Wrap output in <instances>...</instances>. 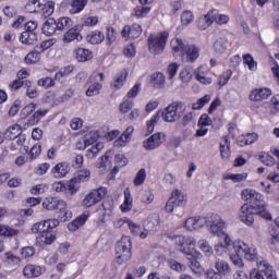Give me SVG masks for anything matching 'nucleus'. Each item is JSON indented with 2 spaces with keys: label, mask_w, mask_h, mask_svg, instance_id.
I'll return each instance as SVG.
<instances>
[{
  "label": "nucleus",
  "mask_w": 279,
  "mask_h": 279,
  "mask_svg": "<svg viewBox=\"0 0 279 279\" xmlns=\"http://www.w3.org/2000/svg\"><path fill=\"white\" fill-rule=\"evenodd\" d=\"M198 247L205 253V256L210 257L214 254L213 246L205 239L198 241Z\"/></svg>",
  "instance_id": "a19ab883"
},
{
  "label": "nucleus",
  "mask_w": 279,
  "mask_h": 279,
  "mask_svg": "<svg viewBox=\"0 0 279 279\" xmlns=\"http://www.w3.org/2000/svg\"><path fill=\"white\" fill-rule=\"evenodd\" d=\"M214 267L216 271L222 276H230L232 269L230 268V264L223 259H218L215 262Z\"/></svg>",
  "instance_id": "6ab92c4d"
},
{
  "label": "nucleus",
  "mask_w": 279,
  "mask_h": 279,
  "mask_svg": "<svg viewBox=\"0 0 279 279\" xmlns=\"http://www.w3.org/2000/svg\"><path fill=\"white\" fill-rule=\"evenodd\" d=\"M101 88H104V85H101V83H94L87 88L86 96L95 97V95H99V90H101Z\"/></svg>",
  "instance_id": "de8ad7c7"
},
{
  "label": "nucleus",
  "mask_w": 279,
  "mask_h": 279,
  "mask_svg": "<svg viewBox=\"0 0 279 279\" xmlns=\"http://www.w3.org/2000/svg\"><path fill=\"white\" fill-rule=\"evenodd\" d=\"M172 240L174 241V243L177 245H179L180 252H182L185 255L191 253L186 250V246H185L186 245V236H184V235H174Z\"/></svg>",
  "instance_id": "ea45409f"
},
{
  "label": "nucleus",
  "mask_w": 279,
  "mask_h": 279,
  "mask_svg": "<svg viewBox=\"0 0 279 279\" xmlns=\"http://www.w3.org/2000/svg\"><path fill=\"white\" fill-rule=\"evenodd\" d=\"M56 25L59 32H64V29H69V27H73V20H71V17H59L56 21Z\"/></svg>",
  "instance_id": "72a5a7b5"
},
{
  "label": "nucleus",
  "mask_w": 279,
  "mask_h": 279,
  "mask_svg": "<svg viewBox=\"0 0 279 279\" xmlns=\"http://www.w3.org/2000/svg\"><path fill=\"white\" fill-rule=\"evenodd\" d=\"M254 215H256V205L245 203L241 206L239 217L242 223H245V226H253Z\"/></svg>",
  "instance_id": "0eeeda50"
},
{
  "label": "nucleus",
  "mask_w": 279,
  "mask_h": 279,
  "mask_svg": "<svg viewBox=\"0 0 279 279\" xmlns=\"http://www.w3.org/2000/svg\"><path fill=\"white\" fill-rule=\"evenodd\" d=\"M36 241L38 245H51L56 241V233L51 230L44 231V233L38 234Z\"/></svg>",
  "instance_id": "2eb2a0df"
},
{
  "label": "nucleus",
  "mask_w": 279,
  "mask_h": 279,
  "mask_svg": "<svg viewBox=\"0 0 279 279\" xmlns=\"http://www.w3.org/2000/svg\"><path fill=\"white\" fill-rule=\"evenodd\" d=\"M170 47L174 53H181L183 56L186 49V44L180 38H174L170 41Z\"/></svg>",
  "instance_id": "c756f323"
},
{
  "label": "nucleus",
  "mask_w": 279,
  "mask_h": 279,
  "mask_svg": "<svg viewBox=\"0 0 279 279\" xmlns=\"http://www.w3.org/2000/svg\"><path fill=\"white\" fill-rule=\"evenodd\" d=\"M22 133V128L19 124H13L9 126L4 133V136L10 141H14V138H19Z\"/></svg>",
  "instance_id": "cd10ccee"
},
{
  "label": "nucleus",
  "mask_w": 279,
  "mask_h": 279,
  "mask_svg": "<svg viewBox=\"0 0 279 279\" xmlns=\"http://www.w3.org/2000/svg\"><path fill=\"white\" fill-rule=\"evenodd\" d=\"M214 49L216 53H225L228 49V39L220 37L214 44Z\"/></svg>",
  "instance_id": "4c0bfd02"
},
{
  "label": "nucleus",
  "mask_w": 279,
  "mask_h": 279,
  "mask_svg": "<svg viewBox=\"0 0 279 279\" xmlns=\"http://www.w3.org/2000/svg\"><path fill=\"white\" fill-rule=\"evenodd\" d=\"M38 86H41V88H51V86H54L56 83H53V78L51 77H44L38 81Z\"/></svg>",
  "instance_id": "338daca9"
},
{
  "label": "nucleus",
  "mask_w": 279,
  "mask_h": 279,
  "mask_svg": "<svg viewBox=\"0 0 279 279\" xmlns=\"http://www.w3.org/2000/svg\"><path fill=\"white\" fill-rule=\"evenodd\" d=\"M56 29H58L56 19L52 17L48 19L41 27V32L45 36H53Z\"/></svg>",
  "instance_id": "4be33fe9"
},
{
  "label": "nucleus",
  "mask_w": 279,
  "mask_h": 279,
  "mask_svg": "<svg viewBox=\"0 0 279 279\" xmlns=\"http://www.w3.org/2000/svg\"><path fill=\"white\" fill-rule=\"evenodd\" d=\"M162 145V133H155L143 142V147L146 151H154Z\"/></svg>",
  "instance_id": "9d476101"
},
{
  "label": "nucleus",
  "mask_w": 279,
  "mask_h": 279,
  "mask_svg": "<svg viewBox=\"0 0 279 279\" xmlns=\"http://www.w3.org/2000/svg\"><path fill=\"white\" fill-rule=\"evenodd\" d=\"M235 247V253L245 258L246 260L255 262L258 268V262L265 260L258 258V251L254 246L247 245L245 242L240 243Z\"/></svg>",
  "instance_id": "7ed1b4c3"
},
{
  "label": "nucleus",
  "mask_w": 279,
  "mask_h": 279,
  "mask_svg": "<svg viewBox=\"0 0 279 279\" xmlns=\"http://www.w3.org/2000/svg\"><path fill=\"white\" fill-rule=\"evenodd\" d=\"M20 40L23 45H36V43H38V33L24 31L20 36Z\"/></svg>",
  "instance_id": "5701e85b"
},
{
  "label": "nucleus",
  "mask_w": 279,
  "mask_h": 279,
  "mask_svg": "<svg viewBox=\"0 0 279 279\" xmlns=\"http://www.w3.org/2000/svg\"><path fill=\"white\" fill-rule=\"evenodd\" d=\"M73 95H75V90L70 88V89L65 90V93L62 96L54 97L53 104H56L57 106L59 104H64V101L71 100Z\"/></svg>",
  "instance_id": "58836bf2"
},
{
  "label": "nucleus",
  "mask_w": 279,
  "mask_h": 279,
  "mask_svg": "<svg viewBox=\"0 0 279 279\" xmlns=\"http://www.w3.org/2000/svg\"><path fill=\"white\" fill-rule=\"evenodd\" d=\"M88 219V217H86V215H83L78 218H76L74 221H72L68 228L71 232H75V230H78L80 228H82V226H84V223H86V220Z\"/></svg>",
  "instance_id": "c9c22d12"
},
{
  "label": "nucleus",
  "mask_w": 279,
  "mask_h": 279,
  "mask_svg": "<svg viewBox=\"0 0 279 279\" xmlns=\"http://www.w3.org/2000/svg\"><path fill=\"white\" fill-rule=\"evenodd\" d=\"M242 199H244V202H250L251 206H258L260 204H265V197L263 196V194L250 189L242 191Z\"/></svg>",
  "instance_id": "6e6552de"
},
{
  "label": "nucleus",
  "mask_w": 279,
  "mask_h": 279,
  "mask_svg": "<svg viewBox=\"0 0 279 279\" xmlns=\"http://www.w3.org/2000/svg\"><path fill=\"white\" fill-rule=\"evenodd\" d=\"M180 69V64L178 63H171L167 68V74H168V80H172L178 74V70Z\"/></svg>",
  "instance_id": "0e129e2a"
},
{
  "label": "nucleus",
  "mask_w": 279,
  "mask_h": 279,
  "mask_svg": "<svg viewBox=\"0 0 279 279\" xmlns=\"http://www.w3.org/2000/svg\"><path fill=\"white\" fill-rule=\"evenodd\" d=\"M70 171H71V167H69V163L59 162L52 168L51 173L53 178H57L58 180H60L62 178H66Z\"/></svg>",
  "instance_id": "ddd939ff"
},
{
  "label": "nucleus",
  "mask_w": 279,
  "mask_h": 279,
  "mask_svg": "<svg viewBox=\"0 0 279 279\" xmlns=\"http://www.w3.org/2000/svg\"><path fill=\"white\" fill-rule=\"evenodd\" d=\"M179 77L183 84H189L193 80V68H183L179 73Z\"/></svg>",
  "instance_id": "473e14b6"
},
{
  "label": "nucleus",
  "mask_w": 279,
  "mask_h": 279,
  "mask_svg": "<svg viewBox=\"0 0 279 279\" xmlns=\"http://www.w3.org/2000/svg\"><path fill=\"white\" fill-rule=\"evenodd\" d=\"M186 202H187L186 194H184V192H181L180 190H174L171 193L170 198L166 203V211L173 213V209L175 208V206L184 207L186 206Z\"/></svg>",
  "instance_id": "423d86ee"
},
{
  "label": "nucleus",
  "mask_w": 279,
  "mask_h": 279,
  "mask_svg": "<svg viewBox=\"0 0 279 279\" xmlns=\"http://www.w3.org/2000/svg\"><path fill=\"white\" fill-rule=\"evenodd\" d=\"M186 258L190 262L189 267L193 271V274H202L204 271V268L202 267V264L197 262L195 256H193V253H186Z\"/></svg>",
  "instance_id": "b1692460"
},
{
  "label": "nucleus",
  "mask_w": 279,
  "mask_h": 279,
  "mask_svg": "<svg viewBox=\"0 0 279 279\" xmlns=\"http://www.w3.org/2000/svg\"><path fill=\"white\" fill-rule=\"evenodd\" d=\"M99 138V131H90L87 135L84 136V148L90 147L93 143L97 142Z\"/></svg>",
  "instance_id": "e433bc0d"
},
{
  "label": "nucleus",
  "mask_w": 279,
  "mask_h": 279,
  "mask_svg": "<svg viewBox=\"0 0 279 279\" xmlns=\"http://www.w3.org/2000/svg\"><path fill=\"white\" fill-rule=\"evenodd\" d=\"M206 226V218L204 217H191L185 220L184 228L190 232L193 230H199Z\"/></svg>",
  "instance_id": "9b49d317"
},
{
  "label": "nucleus",
  "mask_w": 279,
  "mask_h": 279,
  "mask_svg": "<svg viewBox=\"0 0 279 279\" xmlns=\"http://www.w3.org/2000/svg\"><path fill=\"white\" fill-rule=\"evenodd\" d=\"M255 215H259L263 219L271 221V214L267 211V205L265 203L255 205Z\"/></svg>",
  "instance_id": "f704fd0d"
},
{
  "label": "nucleus",
  "mask_w": 279,
  "mask_h": 279,
  "mask_svg": "<svg viewBox=\"0 0 279 279\" xmlns=\"http://www.w3.org/2000/svg\"><path fill=\"white\" fill-rule=\"evenodd\" d=\"M125 80H128V71L124 70V74L122 73L120 76H118L112 83L111 86L116 88V90H119V88L123 87V84L125 83Z\"/></svg>",
  "instance_id": "49530a36"
},
{
  "label": "nucleus",
  "mask_w": 279,
  "mask_h": 279,
  "mask_svg": "<svg viewBox=\"0 0 279 279\" xmlns=\"http://www.w3.org/2000/svg\"><path fill=\"white\" fill-rule=\"evenodd\" d=\"M209 232L216 236H221L226 232V222L219 215H213L209 219L206 218V223Z\"/></svg>",
  "instance_id": "20e7f679"
},
{
  "label": "nucleus",
  "mask_w": 279,
  "mask_h": 279,
  "mask_svg": "<svg viewBox=\"0 0 279 279\" xmlns=\"http://www.w3.org/2000/svg\"><path fill=\"white\" fill-rule=\"evenodd\" d=\"M47 221H43V222H37L32 227V232L34 234H43L45 232H47Z\"/></svg>",
  "instance_id": "864d4df0"
},
{
  "label": "nucleus",
  "mask_w": 279,
  "mask_h": 279,
  "mask_svg": "<svg viewBox=\"0 0 279 279\" xmlns=\"http://www.w3.org/2000/svg\"><path fill=\"white\" fill-rule=\"evenodd\" d=\"M101 149H104V144L97 143L86 150V156L88 158H97V155L99 154V151H101Z\"/></svg>",
  "instance_id": "79ce46f5"
},
{
  "label": "nucleus",
  "mask_w": 279,
  "mask_h": 279,
  "mask_svg": "<svg viewBox=\"0 0 279 279\" xmlns=\"http://www.w3.org/2000/svg\"><path fill=\"white\" fill-rule=\"evenodd\" d=\"M56 10V4L53 2H48L46 4H41V14H44V16H51V14H53Z\"/></svg>",
  "instance_id": "603ef678"
},
{
  "label": "nucleus",
  "mask_w": 279,
  "mask_h": 279,
  "mask_svg": "<svg viewBox=\"0 0 279 279\" xmlns=\"http://www.w3.org/2000/svg\"><path fill=\"white\" fill-rule=\"evenodd\" d=\"M75 58L78 62H88V60H93V51L86 48H77L75 50Z\"/></svg>",
  "instance_id": "bb28decb"
},
{
  "label": "nucleus",
  "mask_w": 279,
  "mask_h": 279,
  "mask_svg": "<svg viewBox=\"0 0 279 279\" xmlns=\"http://www.w3.org/2000/svg\"><path fill=\"white\" fill-rule=\"evenodd\" d=\"M151 12V8L149 7H137L134 9L133 16H136L137 19H143L147 14Z\"/></svg>",
  "instance_id": "3c124183"
},
{
  "label": "nucleus",
  "mask_w": 279,
  "mask_h": 279,
  "mask_svg": "<svg viewBox=\"0 0 279 279\" xmlns=\"http://www.w3.org/2000/svg\"><path fill=\"white\" fill-rule=\"evenodd\" d=\"M130 28H131V38H138V36L143 34V27L141 26V24H133L132 26H130Z\"/></svg>",
  "instance_id": "774afa93"
},
{
  "label": "nucleus",
  "mask_w": 279,
  "mask_h": 279,
  "mask_svg": "<svg viewBox=\"0 0 279 279\" xmlns=\"http://www.w3.org/2000/svg\"><path fill=\"white\" fill-rule=\"evenodd\" d=\"M107 193L108 191L106 190V187H99L98 190H93L90 193H88L84 197L82 202V206L84 208H90L95 206V204H99V202H101L106 197Z\"/></svg>",
  "instance_id": "39448f33"
},
{
  "label": "nucleus",
  "mask_w": 279,
  "mask_h": 279,
  "mask_svg": "<svg viewBox=\"0 0 279 279\" xmlns=\"http://www.w3.org/2000/svg\"><path fill=\"white\" fill-rule=\"evenodd\" d=\"M220 156L222 160H230V140L228 136H225L220 142Z\"/></svg>",
  "instance_id": "393cba45"
},
{
  "label": "nucleus",
  "mask_w": 279,
  "mask_h": 279,
  "mask_svg": "<svg viewBox=\"0 0 279 279\" xmlns=\"http://www.w3.org/2000/svg\"><path fill=\"white\" fill-rule=\"evenodd\" d=\"M132 258V251H116V263L123 265Z\"/></svg>",
  "instance_id": "7c9ffc66"
},
{
  "label": "nucleus",
  "mask_w": 279,
  "mask_h": 279,
  "mask_svg": "<svg viewBox=\"0 0 279 279\" xmlns=\"http://www.w3.org/2000/svg\"><path fill=\"white\" fill-rule=\"evenodd\" d=\"M86 40L90 45H101V41L106 40V35L101 31H93L87 34Z\"/></svg>",
  "instance_id": "aec40b11"
},
{
  "label": "nucleus",
  "mask_w": 279,
  "mask_h": 279,
  "mask_svg": "<svg viewBox=\"0 0 279 279\" xmlns=\"http://www.w3.org/2000/svg\"><path fill=\"white\" fill-rule=\"evenodd\" d=\"M73 40H82V34H80L77 26L70 28L63 35V43H73Z\"/></svg>",
  "instance_id": "a878e982"
},
{
  "label": "nucleus",
  "mask_w": 279,
  "mask_h": 279,
  "mask_svg": "<svg viewBox=\"0 0 279 279\" xmlns=\"http://www.w3.org/2000/svg\"><path fill=\"white\" fill-rule=\"evenodd\" d=\"M26 64H36V62H40V52L32 51L25 57Z\"/></svg>",
  "instance_id": "13d9d810"
},
{
  "label": "nucleus",
  "mask_w": 279,
  "mask_h": 279,
  "mask_svg": "<svg viewBox=\"0 0 279 279\" xmlns=\"http://www.w3.org/2000/svg\"><path fill=\"white\" fill-rule=\"evenodd\" d=\"M146 178L147 171L145 170V168L140 169L133 181L134 186H141L145 182Z\"/></svg>",
  "instance_id": "c03bdc74"
},
{
  "label": "nucleus",
  "mask_w": 279,
  "mask_h": 279,
  "mask_svg": "<svg viewBox=\"0 0 279 279\" xmlns=\"http://www.w3.org/2000/svg\"><path fill=\"white\" fill-rule=\"evenodd\" d=\"M271 96V89L269 88H257L253 89L250 94L251 101H263L267 97Z\"/></svg>",
  "instance_id": "4468645a"
},
{
  "label": "nucleus",
  "mask_w": 279,
  "mask_h": 279,
  "mask_svg": "<svg viewBox=\"0 0 279 279\" xmlns=\"http://www.w3.org/2000/svg\"><path fill=\"white\" fill-rule=\"evenodd\" d=\"M259 160L263 165H266V167H274V165H276V159L267 153L259 155Z\"/></svg>",
  "instance_id": "4d7b16f0"
},
{
  "label": "nucleus",
  "mask_w": 279,
  "mask_h": 279,
  "mask_svg": "<svg viewBox=\"0 0 279 279\" xmlns=\"http://www.w3.org/2000/svg\"><path fill=\"white\" fill-rule=\"evenodd\" d=\"M74 180H76V182H78V184L81 182H88V180H90V170L83 169V170L78 171V174H77V177H74Z\"/></svg>",
  "instance_id": "5fc2aeb1"
},
{
  "label": "nucleus",
  "mask_w": 279,
  "mask_h": 279,
  "mask_svg": "<svg viewBox=\"0 0 279 279\" xmlns=\"http://www.w3.org/2000/svg\"><path fill=\"white\" fill-rule=\"evenodd\" d=\"M213 25V17L210 14H206L199 17L198 20V27L201 29H208Z\"/></svg>",
  "instance_id": "37998d69"
},
{
  "label": "nucleus",
  "mask_w": 279,
  "mask_h": 279,
  "mask_svg": "<svg viewBox=\"0 0 279 279\" xmlns=\"http://www.w3.org/2000/svg\"><path fill=\"white\" fill-rule=\"evenodd\" d=\"M116 252H132V239L128 235L122 236L116 244Z\"/></svg>",
  "instance_id": "412c9836"
},
{
  "label": "nucleus",
  "mask_w": 279,
  "mask_h": 279,
  "mask_svg": "<svg viewBox=\"0 0 279 279\" xmlns=\"http://www.w3.org/2000/svg\"><path fill=\"white\" fill-rule=\"evenodd\" d=\"M134 199L132 198V194L130 193V189L124 190V203L120 206L122 213H130L132 210V203Z\"/></svg>",
  "instance_id": "c85d7f7f"
},
{
  "label": "nucleus",
  "mask_w": 279,
  "mask_h": 279,
  "mask_svg": "<svg viewBox=\"0 0 279 279\" xmlns=\"http://www.w3.org/2000/svg\"><path fill=\"white\" fill-rule=\"evenodd\" d=\"M181 23L182 25H191V23H193V12L191 11H184L181 14Z\"/></svg>",
  "instance_id": "69168bd1"
},
{
  "label": "nucleus",
  "mask_w": 279,
  "mask_h": 279,
  "mask_svg": "<svg viewBox=\"0 0 279 279\" xmlns=\"http://www.w3.org/2000/svg\"><path fill=\"white\" fill-rule=\"evenodd\" d=\"M43 206L46 210H59V213L66 210V202L56 197L45 198Z\"/></svg>",
  "instance_id": "1a4fd4ad"
},
{
  "label": "nucleus",
  "mask_w": 279,
  "mask_h": 279,
  "mask_svg": "<svg viewBox=\"0 0 279 279\" xmlns=\"http://www.w3.org/2000/svg\"><path fill=\"white\" fill-rule=\"evenodd\" d=\"M168 38V32H162L158 35H150L148 38V49L150 53H154L155 56L162 53V51H165Z\"/></svg>",
  "instance_id": "f03ea898"
},
{
  "label": "nucleus",
  "mask_w": 279,
  "mask_h": 279,
  "mask_svg": "<svg viewBox=\"0 0 279 279\" xmlns=\"http://www.w3.org/2000/svg\"><path fill=\"white\" fill-rule=\"evenodd\" d=\"M26 8H27V10H29L28 12H31V14H33L36 12H40V10L43 9V4L40 3V0H31L26 4Z\"/></svg>",
  "instance_id": "09e8293b"
},
{
  "label": "nucleus",
  "mask_w": 279,
  "mask_h": 279,
  "mask_svg": "<svg viewBox=\"0 0 279 279\" xmlns=\"http://www.w3.org/2000/svg\"><path fill=\"white\" fill-rule=\"evenodd\" d=\"M183 56H185L187 62H195L199 58V48L195 45H186Z\"/></svg>",
  "instance_id": "f3484780"
},
{
  "label": "nucleus",
  "mask_w": 279,
  "mask_h": 279,
  "mask_svg": "<svg viewBox=\"0 0 279 279\" xmlns=\"http://www.w3.org/2000/svg\"><path fill=\"white\" fill-rule=\"evenodd\" d=\"M210 101V95H205L192 105L193 110H202Z\"/></svg>",
  "instance_id": "bf43d9fd"
},
{
  "label": "nucleus",
  "mask_w": 279,
  "mask_h": 279,
  "mask_svg": "<svg viewBox=\"0 0 279 279\" xmlns=\"http://www.w3.org/2000/svg\"><path fill=\"white\" fill-rule=\"evenodd\" d=\"M258 263V269L260 271H264V276H266L267 279H278V276L276 275V271H274V267L267 263V260H259Z\"/></svg>",
  "instance_id": "a211bd4d"
},
{
  "label": "nucleus",
  "mask_w": 279,
  "mask_h": 279,
  "mask_svg": "<svg viewBox=\"0 0 279 279\" xmlns=\"http://www.w3.org/2000/svg\"><path fill=\"white\" fill-rule=\"evenodd\" d=\"M65 4L71 8L70 14H80L88 5V0H65Z\"/></svg>",
  "instance_id": "f8f14e48"
},
{
  "label": "nucleus",
  "mask_w": 279,
  "mask_h": 279,
  "mask_svg": "<svg viewBox=\"0 0 279 279\" xmlns=\"http://www.w3.org/2000/svg\"><path fill=\"white\" fill-rule=\"evenodd\" d=\"M244 63L247 64L250 71H256L257 69V63L254 61V58L252 54L247 53L243 56Z\"/></svg>",
  "instance_id": "680f3d73"
},
{
  "label": "nucleus",
  "mask_w": 279,
  "mask_h": 279,
  "mask_svg": "<svg viewBox=\"0 0 279 279\" xmlns=\"http://www.w3.org/2000/svg\"><path fill=\"white\" fill-rule=\"evenodd\" d=\"M184 112H186L184 104L175 101L166 107L163 111H160V117L167 123H175V121H180L184 117Z\"/></svg>",
  "instance_id": "f257e3e1"
},
{
  "label": "nucleus",
  "mask_w": 279,
  "mask_h": 279,
  "mask_svg": "<svg viewBox=\"0 0 279 279\" xmlns=\"http://www.w3.org/2000/svg\"><path fill=\"white\" fill-rule=\"evenodd\" d=\"M45 268L36 265H27L23 269V275L26 278H38V276H43Z\"/></svg>",
  "instance_id": "dca6fc26"
},
{
  "label": "nucleus",
  "mask_w": 279,
  "mask_h": 279,
  "mask_svg": "<svg viewBox=\"0 0 279 279\" xmlns=\"http://www.w3.org/2000/svg\"><path fill=\"white\" fill-rule=\"evenodd\" d=\"M66 191L71 193V195H75V193L80 189V183L77 182V179L73 178L65 184Z\"/></svg>",
  "instance_id": "8fccbe9b"
},
{
  "label": "nucleus",
  "mask_w": 279,
  "mask_h": 279,
  "mask_svg": "<svg viewBox=\"0 0 279 279\" xmlns=\"http://www.w3.org/2000/svg\"><path fill=\"white\" fill-rule=\"evenodd\" d=\"M19 230L0 225V236H16Z\"/></svg>",
  "instance_id": "6e6d98bb"
},
{
  "label": "nucleus",
  "mask_w": 279,
  "mask_h": 279,
  "mask_svg": "<svg viewBox=\"0 0 279 279\" xmlns=\"http://www.w3.org/2000/svg\"><path fill=\"white\" fill-rule=\"evenodd\" d=\"M110 156H112V150H107L105 155H102L97 161L98 169H106L108 167V160H110Z\"/></svg>",
  "instance_id": "a18cd8bd"
},
{
  "label": "nucleus",
  "mask_w": 279,
  "mask_h": 279,
  "mask_svg": "<svg viewBox=\"0 0 279 279\" xmlns=\"http://www.w3.org/2000/svg\"><path fill=\"white\" fill-rule=\"evenodd\" d=\"M47 110L46 109H38L29 119V123L34 124V123H38V121H40V119H43V117H45V114H47Z\"/></svg>",
  "instance_id": "e2e57ef3"
},
{
  "label": "nucleus",
  "mask_w": 279,
  "mask_h": 279,
  "mask_svg": "<svg viewBox=\"0 0 279 279\" xmlns=\"http://www.w3.org/2000/svg\"><path fill=\"white\" fill-rule=\"evenodd\" d=\"M269 245L271 247H276V245H279V231L276 229L270 230V238L268 239Z\"/></svg>",
  "instance_id": "052dcab7"
},
{
  "label": "nucleus",
  "mask_w": 279,
  "mask_h": 279,
  "mask_svg": "<svg viewBox=\"0 0 279 279\" xmlns=\"http://www.w3.org/2000/svg\"><path fill=\"white\" fill-rule=\"evenodd\" d=\"M150 84L153 88H162V86H165V74L160 72H155L151 75Z\"/></svg>",
  "instance_id": "2f4dec72"
}]
</instances>
